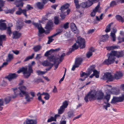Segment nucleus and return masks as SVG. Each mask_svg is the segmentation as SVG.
I'll return each mask as SVG.
<instances>
[{
  "mask_svg": "<svg viewBox=\"0 0 124 124\" xmlns=\"http://www.w3.org/2000/svg\"><path fill=\"white\" fill-rule=\"evenodd\" d=\"M18 76V75L15 73H11L7 77V78L9 81L12 80L13 79H16Z\"/></svg>",
  "mask_w": 124,
  "mask_h": 124,
  "instance_id": "nucleus-13",
  "label": "nucleus"
},
{
  "mask_svg": "<svg viewBox=\"0 0 124 124\" xmlns=\"http://www.w3.org/2000/svg\"><path fill=\"white\" fill-rule=\"evenodd\" d=\"M7 28L6 24L5 23H2L0 24V30H5Z\"/></svg>",
  "mask_w": 124,
  "mask_h": 124,
  "instance_id": "nucleus-30",
  "label": "nucleus"
},
{
  "mask_svg": "<svg viewBox=\"0 0 124 124\" xmlns=\"http://www.w3.org/2000/svg\"><path fill=\"white\" fill-rule=\"evenodd\" d=\"M70 27L71 31L76 33H78V31L75 24L73 23H70Z\"/></svg>",
  "mask_w": 124,
  "mask_h": 124,
  "instance_id": "nucleus-7",
  "label": "nucleus"
},
{
  "mask_svg": "<svg viewBox=\"0 0 124 124\" xmlns=\"http://www.w3.org/2000/svg\"><path fill=\"white\" fill-rule=\"evenodd\" d=\"M70 6L69 4L66 3L61 7L60 10H61V12L60 14V16L62 19H64L65 17V16L69 14L70 10V9H67Z\"/></svg>",
  "mask_w": 124,
  "mask_h": 124,
  "instance_id": "nucleus-4",
  "label": "nucleus"
},
{
  "mask_svg": "<svg viewBox=\"0 0 124 124\" xmlns=\"http://www.w3.org/2000/svg\"><path fill=\"white\" fill-rule=\"evenodd\" d=\"M118 101L119 102H122L124 100V93H123L121 96L118 97Z\"/></svg>",
  "mask_w": 124,
  "mask_h": 124,
  "instance_id": "nucleus-33",
  "label": "nucleus"
},
{
  "mask_svg": "<svg viewBox=\"0 0 124 124\" xmlns=\"http://www.w3.org/2000/svg\"><path fill=\"white\" fill-rule=\"evenodd\" d=\"M34 55V54H32L31 55L27 57L24 60L23 62H25L28 61L30 59H32L33 58Z\"/></svg>",
  "mask_w": 124,
  "mask_h": 124,
  "instance_id": "nucleus-42",
  "label": "nucleus"
},
{
  "mask_svg": "<svg viewBox=\"0 0 124 124\" xmlns=\"http://www.w3.org/2000/svg\"><path fill=\"white\" fill-rule=\"evenodd\" d=\"M18 10H19L16 11V14L18 15H20L22 13H23L24 15L27 17V15L26 13V10L25 9L22 10L21 8H19Z\"/></svg>",
  "mask_w": 124,
  "mask_h": 124,
  "instance_id": "nucleus-9",
  "label": "nucleus"
},
{
  "mask_svg": "<svg viewBox=\"0 0 124 124\" xmlns=\"http://www.w3.org/2000/svg\"><path fill=\"white\" fill-rule=\"evenodd\" d=\"M113 24L112 23H111L108 24L106 27L105 31L106 32H109L110 30V27L111 25Z\"/></svg>",
  "mask_w": 124,
  "mask_h": 124,
  "instance_id": "nucleus-35",
  "label": "nucleus"
},
{
  "mask_svg": "<svg viewBox=\"0 0 124 124\" xmlns=\"http://www.w3.org/2000/svg\"><path fill=\"white\" fill-rule=\"evenodd\" d=\"M91 72H90V71H89V72H88V74L87 73H86L85 72H82V73H80V76L81 77H83L84 76H85L84 77L85 78L83 79L82 78L80 80H82V81H84L85 78H87V76L89 75H90L91 72H92V71L91 70Z\"/></svg>",
  "mask_w": 124,
  "mask_h": 124,
  "instance_id": "nucleus-20",
  "label": "nucleus"
},
{
  "mask_svg": "<svg viewBox=\"0 0 124 124\" xmlns=\"http://www.w3.org/2000/svg\"><path fill=\"white\" fill-rule=\"evenodd\" d=\"M53 26V23L52 22H49L46 24L45 28L48 30H49L51 29Z\"/></svg>",
  "mask_w": 124,
  "mask_h": 124,
  "instance_id": "nucleus-26",
  "label": "nucleus"
},
{
  "mask_svg": "<svg viewBox=\"0 0 124 124\" xmlns=\"http://www.w3.org/2000/svg\"><path fill=\"white\" fill-rule=\"evenodd\" d=\"M100 3H99L97 6L95 7L93 11L91 12L90 15L92 17H93L95 16L98 10L100 7Z\"/></svg>",
  "mask_w": 124,
  "mask_h": 124,
  "instance_id": "nucleus-10",
  "label": "nucleus"
},
{
  "mask_svg": "<svg viewBox=\"0 0 124 124\" xmlns=\"http://www.w3.org/2000/svg\"><path fill=\"white\" fill-rule=\"evenodd\" d=\"M110 104L108 103H107V104L105 105H104L103 106V107L104 108H105V109L106 110H107V108L108 107H110Z\"/></svg>",
  "mask_w": 124,
  "mask_h": 124,
  "instance_id": "nucleus-61",
  "label": "nucleus"
},
{
  "mask_svg": "<svg viewBox=\"0 0 124 124\" xmlns=\"http://www.w3.org/2000/svg\"><path fill=\"white\" fill-rule=\"evenodd\" d=\"M104 93L102 92H99L97 94V92L94 90L91 91L88 93L84 98V100L86 103L89 101L88 99L90 101L92 100H100L103 99L104 98Z\"/></svg>",
  "mask_w": 124,
  "mask_h": 124,
  "instance_id": "nucleus-1",
  "label": "nucleus"
},
{
  "mask_svg": "<svg viewBox=\"0 0 124 124\" xmlns=\"http://www.w3.org/2000/svg\"><path fill=\"white\" fill-rule=\"evenodd\" d=\"M54 65V64H52L50 66H49L50 67L47 68H46V71H48L50 70L52 68V67H53V66Z\"/></svg>",
  "mask_w": 124,
  "mask_h": 124,
  "instance_id": "nucleus-63",
  "label": "nucleus"
},
{
  "mask_svg": "<svg viewBox=\"0 0 124 124\" xmlns=\"http://www.w3.org/2000/svg\"><path fill=\"white\" fill-rule=\"evenodd\" d=\"M51 50L48 51H46L44 54V56H48L50 54V52Z\"/></svg>",
  "mask_w": 124,
  "mask_h": 124,
  "instance_id": "nucleus-60",
  "label": "nucleus"
},
{
  "mask_svg": "<svg viewBox=\"0 0 124 124\" xmlns=\"http://www.w3.org/2000/svg\"><path fill=\"white\" fill-rule=\"evenodd\" d=\"M68 116L69 118H72L74 116L73 112L72 111H70L68 113Z\"/></svg>",
  "mask_w": 124,
  "mask_h": 124,
  "instance_id": "nucleus-43",
  "label": "nucleus"
},
{
  "mask_svg": "<svg viewBox=\"0 0 124 124\" xmlns=\"http://www.w3.org/2000/svg\"><path fill=\"white\" fill-rule=\"evenodd\" d=\"M38 29L39 33V34H38V36L39 37H41L42 34L43 33L45 32L46 34H47L49 33V32L47 33L46 32H45L44 29L41 26H40Z\"/></svg>",
  "mask_w": 124,
  "mask_h": 124,
  "instance_id": "nucleus-19",
  "label": "nucleus"
},
{
  "mask_svg": "<svg viewBox=\"0 0 124 124\" xmlns=\"http://www.w3.org/2000/svg\"><path fill=\"white\" fill-rule=\"evenodd\" d=\"M23 0H17L15 2L16 6L20 8L21 7H22L23 6V3L22 2Z\"/></svg>",
  "mask_w": 124,
  "mask_h": 124,
  "instance_id": "nucleus-15",
  "label": "nucleus"
},
{
  "mask_svg": "<svg viewBox=\"0 0 124 124\" xmlns=\"http://www.w3.org/2000/svg\"><path fill=\"white\" fill-rule=\"evenodd\" d=\"M108 54L109 55L108 58L104 60L103 63L104 64H110L114 62L115 59L114 56L119 58L122 57L124 55L123 53L122 52L114 50L111 51L110 53Z\"/></svg>",
  "mask_w": 124,
  "mask_h": 124,
  "instance_id": "nucleus-2",
  "label": "nucleus"
},
{
  "mask_svg": "<svg viewBox=\"0 0 124 124\" xmlns=\"http://www.w3.org/2000/svg\"><path fill=\"white\" fill-rule=\"evenodd\" d=\"M4 3V2L2 0H0V11L2 10L1 8L3 6Z\"/></svg>",
  "mask_w": 124,
  "mask_h": 124,
  "instance_id": "nucleus-55",
  "label": "nucleus"
},
{
  "mask_svg": "<svg viewBox=\"0 0 124 124\" xmlns=\"http://www.w3.org/2000/svg\"><path fill=\"white\" fill-rule=\"evenodd\" d=\"M23 95H24L25 96V99L26 101L28 102H30L31 101V99H33V98L30 97L29 95V93L28 92H27Z\"/></svg>",
  "mask_w": 124,
  "mask_h": 124,
  "instance_id": "nucleus-31",
  "label": "nucleus"
},
{
  "mask_svg": "<svg viewBox=\"0 0 124 124\" xmlns=\"http://www.w3.org/2000/svg\"><path fill=\"white\" fill-rule=\"evenodd\" d=\"M3 105V101L2 99H0V110H1L3 108L2 106Z\"/></svg>",
  "mask_w": 124,
  "mask_h": 124,
  "instance_id": "nucleus-53",
  "label": "nucleus"
},
{
  "mask_svg": "<svg viewBox=\"0 0 124 124\" xmlns=\"http://www.w3.org/2000/svg\"><path fill=\"white\" fill-rule=\"evenodd\" d=\"M77 42L78 44L81 48H83L85 47V40L84 39L80 38L78 39Z\"/></svg>",
  "mask_w": 124,
  "mask_h": 124,
  "instance_id": "nucleus-6",
  "label": "nucleus"
},
{
  "mask_svg": "<svg viewBox=\"0 0 124 124\" xmlns=\"http://www.w3.org/2000/svg\"><path fill=\"white\" fill-rule=\"evenodd\" d=\"M64 108L62 107V106H61L60 109L58 110V113L60 114H62L64 110H65Z\"/></svg>",
  "mask_w": 124,
  "mask_h": 124,
  "instance_id": "nucleus-49",
  "label": "nucleus"
},
{
  "mask_svg": "<svg viewBox=\"0 0 124 124\" xmlns=\"http://www.w3.org/2000/svg\"><path fill=\"white\" fill-rule=\"evenodd\" d=\"M88 1L86 2L87 8L91 6L93 3V2L91 0H88Z\"/></svg>",
  "mask_w": 124,
  "mask_h": 124,
  "instance_id": "nucleus-37",
  "label": "nucleus"
},
{
  "mask_svg": "<svg viewBox=\"0 0 124 124\" xmlns=\"http://www.w3.org/2000/svg\"><path fill=\"white\" fill-rule=\"evenodd\" d=\"M118 1L113 0L110 3V7H113L115 6H116L117 5L116 3Z\"/></svg>",
  "mask_w": 124,
  "mask_h": 124,
  "instance_id": "nucleus-41",
  "label": "nucleus"
},
{
  "mask_svg": "<svg viewBox=\"0 0 124 124\" xmlns=\"http://www.w3.org/2000/svg\"><path fill=\"white\" fill-rule=\"evenodd\" d=\"M80 6L84 8H87L86 2H83L81 3L80 4Z\"/></svg>",
  "mask_w": 124,
  "mask_h": 124,
  "instance_id": "nucleus-48",
  "label": "nucleus"
},
{
  "mask_svg": "<svg viewBox=\"0 0 124 124\" xmlns=\"http://www.w3.org/2000/svg\"><path fill=\"white\" fill-rule=\"evenodd\" d=\"M45 96L44 97V98L46 100H47L49 99L50 97V95L47 93H46L45 95Z\"/></svg>",
  "mask_w": 124,
  "mask_h": 124,
  "instance_id": "nucleus-58",
  "label": "nucleus"
},
{
  "mask_svg": "<svg viewBox=\"0 0 124 124\" xmlns=\"http://www.w3.org/2000/svg\"><path fill=\"white\" fill-rule=\"evenodd\" d=\"M110 92L109 91L106 93V95L105 96L104 99L107 100V103H108L110 98Z\"/></svg>",
  "mask_w": 124,
  "mask_h": 124,
  "instance_id": "nucleus-25",
  "label": "nucleus"
},
{
  "mask_svg": "<svg viewBox=\"0 0 124 124\" xmlns=\"http://www.w3.org/2000/svg\"><path fill=\"white\" fill-rule=\"evenodd\" d=\"M59 18L58 17L55 16L54 17V22L55 24H57L59 23Z\"/></svg>",
  "mask_w": 124,
  "mask_h": 124,
  "instance_id": "nucleus-51",
  "label": "nucleus"
},
{
  "mask_svg": "<svg viewBox=\"0 0 124 124\" xmlns=\"http://www.w3.org/2000/svg\"><path fill=\"white\" fill-rule=\"evenodd\" d=\"M114 78L113 76L111 75V73L108 72L105 73L102 78V79L110 82L112 81Z\"/></svg>",
  "mask_w": 124,
  "mask_h": 124,
  "instance_id": "nucleus-5",
  "label": "nucleus"
},
{
  "mask_svg": "<svg viewBox=\"0 0 124 124\" xmlns=\"http://www.w3.org/2000/svg\"><path fill=\"white\" fill-rule=\"evenodd\" d=\"M11 100V98L10 97H8L5 99V101L6 102V104L8 103Z\"/></svg>",
  "mask_w": 124,
  "mask_h": 124,
  "instance_id": "nucleus-50",
  "label": "nucleus"
},
{
  "mask_svg": "<svg viewBox=\"0 0 124 124\" xmlns=\"http://www.w3.org/2000/svg\"><path fill=\"white\" fill-rule=\"evenodd\" d=\"M36 121L35 120L27 119L23 124H36Z\"/></svg>",
  "mask_w": 124,
  "mask_h": 124,
  "instance_id": "nucleus-16",
  "label": "nucleus"
},
{
  "mask_svg": "<svg viewBox=\"0 0 124 124\" xmlns=\"http://www.w3.org/2000/svg\"><path fill=\"white\" fill-rule=\"evenodd\" d=\"M6 37V36L5 35H2L0 36V43L2 41L4 40Z\"/></svg>",
  "mask_w": 124,
  "mask_h": 124,
  "instance_id": "nucleus-56",
  "label": "nucleus"
},
{
  "mask_svg": "<svg viewBox=\"0 0 124 124\" xmlns=\"http://www.w3.org/2000/svg\"><path fill=\"white\" fill-rule=\"evenodd\" d=\"M82 59L81 58H77L75 61V64L77 67H78L81 63Z\"/></svg>",
  "mask_w": 124,
  "mask_h": 124,
  "instance_id": "nucleus-22",
  "label": "nucleus"
},
{
  "mask_svg": "<svg viewBox=\"0 0 124 124\" xmlns=\"http://www.w3.org/2000/svg\"><path fill=\"white\" fill-rule=\"evenodd\" d=\"M62 31L63 30L62 29H59L57 30H56L57 32L56 33L54 34V36H56L61 33Z\"/></svg>",
  "mask_w": 124,
  "mask_h": 124,
  "instance_id": "nucleus-46",
  "label": "nucleus"
},
{
  "mask_svg": "<svg viewBox=\"0 0 124 124\" xmlns=\"http://www.w3.org/2000/svg\"><path fill=\"white\" fill-rule=\"evenodd\" d=\"M92 53L91 52L89 51L86 54V56L88 58H89L92 55Z\"/></svg>",
  "mask_w": 124,
  "mask_h": 124,
  "instance_id": "nucleus-57",
  "label": "nucleus"
},
{
  "mask_svg": "<svg viewBox=\"0 0 124 124\" xmlns=\"http://www.w3.org/2000/svg\"><path fill=\"white\" fill-rule=\"evenodd\" d=\"M37 7L40 9H42L44 6V5L41 3L38 2L37 4Z\"/></svg>",
  "mask_w": 124,
  "mask_h": 124,
  "instance_id": "nucleus-45",
  "label": "nucleus"
},
{
  "mask_svg": "<svg viewBox=\"0 0 124 124\" xmlns=\"http://www.w3.org/2000/svg\"><path fill=\"white\" fill-rule=\"evenodd\" d=\"M93 73L90 76V78H92L93 76H95L96 78H99V72L95 70H93Z\"/></svg>",
  "mask_w": 124,
  "mask_h": 124,
  "instance_id": "nucleus-18",
  "label": "nucleus"
},
{
  "mask_svg": "<svg viewBox=\"0 0 124 124\" xmlns=\"http://www.w3.org/2000/svg\"><path fill=\"white\" fill-rule=\"evenodd\" d=\"M117 97H113L112 99L111 103L112 104H115L117 102H118Z\"/></svg>",
  "mask_w": 124,
  "mask_h": 124,
  "instance_id": "nucleus-32",
  "label": "nucleus"
},
{
  "mask_svg": "<svg viewBox=\"0 0 124 124\" xmlns=\"http://www.w3.org/2000/svg\"><path fill=\"white\" fill-rule=\"evenodd\" d=\"M41 48V46L39 45H38L36 46H34L33 49L34 52H37L39 51Z\"/></svg>",
  "mask_w": 124,
  "mask_h": 124,
  "instance_id": "nucleus-34",
  "label": "nucleus"
},
{
  "mask_svg": "<svg viewBox=\"0 0 124 124\" xmlns=\"http://www.w3.org/2000/svg\"><path fill=\"white\" fill-rule=\"evenodd\" d=\"M55 36H54V34L52 36L50 37H48V40L47 43L48 44H50L51 42H52L54 39H52V38L53 37Z\"/></svg>",
  "mask_w": 124,
  "mask_h": 124,
  "instance_id": "nucleus-44",
  "label": "nucleus"
},
{
  "mask_svg": "<svg viewBox=\"0 0 124 124\" xmlns=\"http://www.w3.org/2000/svg\"><path fill=\"white\" fill-rule=\"evenodd\" d=\"M68 105V103L67 101H65L63 102L62 105L61 106L64 108H66Z\"/></svg>",
  "mask_w": 124,
  "mask_h": 124,
  "instance_id": "nucleus-38",
  "label": "nucleus"
},
{
  "mask_svg": "<svg viewBox=\"0 0 124 124\" xmlns=\"http://www.w3.org/2000/svg\"><path fill=\"white\" fill-rule=\"evenodd\" d=\"M26 8L27 9V10H31L33 8L32 7L29 5H27L26 7Z\"/></svg>",
  "mask_w": 124,
  "mask_h": 124,
  "instance_id": "nucleus-59",
  "label": "nucleus"
},
{
  "mask_svg": "<svg viewBox=\"0 0 124 124\" xmlns=\"http://www.w3.org/2000/svg\"><path fill=\"white\" fill-rule=\"evenodd\" d=\"M32 24L33 25H34L36 27H37L38 29L40 26L38 23L33 22Z\"/></svg>",
  "mask_w": 124,
  "mask_h": 124,
  "instance_id": "nucleus-62",
  "label": "nucleus"
},
{
  "mask_svg": "<svg viewBox=\"0 0 124 124\" xmlns=\"http://www.w3.org/2000/svg\"><path fill=\"white\" fill-rule=\"evenodd\" d=\"M27 70V68H24V67H22L17 71V72L18 73H19L22 72H23V74H24V75L27 74L26 72Z\"/></svg>",
  "mask_w": 124,
  "mask_h": 124,
  "instance_id": "nucleus-23",
  "label": "nucleus"
},
{
  "mask_svg": "<svg viewBox=\"0 0 124 124\" xmlns=\"http://www.w3.org/2000/svg\"><path fill=\"white\" fill-rule=\"evenodd\" d=\"M19 88L21 92L19 93V94L20 95L21 97H22L23 95H24V94L27 92L25 91L26 88L24 86H20L19 87Z\"/></svg>",
  "mask_w": 124,
  "mask_h": 124,
  "instance_id": "nucleus-8",
  "label": "nucleus"
},
{
  "mask_svg": "<svg viewBox=\"0 0 124 124\" xmlns=\"http://www.w3.org/2000/svg\"><path fill=\"white\" fill-rule=\"evenodd\" d=\"M119 48V46H110L106 47L107 50L108 51L117 49Z\"/></svg>",
  "mask_w": 124,
  "mask_h": 124,
  "instance_id": "nucleus-21",
  "label": "nucleus"
},
{
  "mask_svg": "<svg viewBox=\"0 0 124 124\" xmlns=\"http://www.w3.org/2000/svg\"><path fill=\"white\" fill-rule=\"evenodd\" d=\"M56 119L54 117L51 116L50 118L48 119L47 121L48 122H50L53 121H56Z\"/></svg>",
  "mask_w": 124,
  "mask_h": 124,
  "instance_id": "nucleus-52",
  "label": "nucleus"
},
{
  "mask_svg": "<svg viewBox=\"0 0 124 124\" xmlns=\"http://www.w3.org/2000/svg\"><path fill=\"white\" fill-rule=\"evenodd\" d=\"M95 31V29H92L88 31L87 33L88 34L92 33Z\"/></svg>",
  "mask_w": 124,
  "mask_h": 124,
  "instance_id": "nucleus-64",
  "label": "nucleus"
},
{
  "mask_svg": "<svg viewBox=\"0 0 124 124\" xmlns=\"http://www.w3.org/2000/svg\"><path fill=\"white\" fill-rule=\"evenodd\" d=\"M11 52L9 53L8 55V57L6 60L7 62H9L14 58L13 55V54H11Z\"/></svg>",
  "mask_w": 124,
  "mask_h": 124,
  "instance_id": "nucleus-24",
  "label": "nucleus"
},
{
  "mask_svg": "<svg viewBox=\"0 0 124 124\" xmlns=\"http://www.w3.org/2000/svg\"><path fill=\"white\" fill-rule=\"evenodd\" d=\"M36 72L38 75H40L45 74L46 72V71H43L40 70H38L36 71Z\"/></svg>",
  "mask_w": 124,
  "mask_h": 124,
  "instance_id": "nucleus-47",
  "label": "nucleus"
},
{
  "mask_svg": "<svg viewBox=\"0 0 124 124\" xmlns=\"http://www.w3.org/2000/svg\"><path fill=\"white\" fill-rule=\"evenodd\" d=\"M7 29V33L10 36L12 33L11 29L10 27H8Z\"/></svg>",
  "mask_w": 124,
  "mask_h": 124,
  "instance_id": "nucleus-54",
  "label": "nucleus"
},
{
  "mask_svg": "<svg viewBox=\"0 0 124 124\" xmlns=\"http://www.w3.org/2000/svg\"><path fill=\"white\" fill-rule=\"evenodd\" d=\"M69 22H66L64 24L62 27L64 28L65 29H68L69 28Z\"/></svg>",
  "mask_w": 124,
  "mask_h": 124,
  "instance_id": "nucleus-39",
  "label": "nucleus"
},
{
  "mask_svg": "<svg viewBox=\"0 0 124 124\" xmlns=\"http://www.w3.org/2000/svg\"><path fill=\"white\" fill-rule=\"evenodd\" d=\"M65 56V54L63 53L61 54L59 58L57 56H55L53 55H51L48 58V59L49 60L50 62H52L54 63V65L56 62H57V64L54 65V70H56L58 68L59 64L64 59V57Z\"/></svg>",
  "mask_w": 124,
  "mask_h": 124,
  "instance_id": "nucleus-3",
  "label": "nucleus"
},
{
  "mask_svg": "<svg viewBox=\"0 0 124 124\" xmlns=\"http://www.w3.org/2000/svg\"><path fill=\"white\" fill-rule=\"evenodd\" d=\"M110 93L112 94L117 95L120 93L119 90L116 88H113L110 91H108Z\"/></svg>",
  "mask_w": 124,
  "mask_h": 124,
  "instance_id": "nucleus-11",
  "label": "nucleus"
},
{
  "mask_svg": "<svg viewBox=\"0 0 124 124\" xmlns=\"http://www.w3.org/2000/svg\"><path fill=\"white\" fill-rule=\"evenodd\" d=\"M110 36L112 38V40L113 41H115L116 40V36L115 34L112 32H111L110 33Z\"/></svg>",
  "mask_w": 124,
  "mask_h": 124,
  "instance_id": "nucleus-40",
  "label": "nucleus"
},
{
  "mask_svg": "<svg viewBox=\"0 0 124 124\" xmlns=\"http://www.w3.org/2000/svg\"><path fill=\"white\" fill-rule=\"evenodd\" d=\"M27 74L24 75V77L25 78H28L30 75L31 73L32 72L33 70L32 69V67L31 66H29L28 71L26 70Z\"/></svg>",
  "mask_w": 124,
  "mask_h": 124,
  "instance_id": "nucleus-12",
  "label": "nucleus"
},
{
  "mask_svg": "<svg viewBox=\"0 0 124 124\" xmlns=\"http://www.w3.org/2000/svg\"><path fill=\"white\" fill-rule=\"evenodd\" d=\"M108 36L107 35H103L100 38V40L101 41L104 42L108 39Z\"/></svg>",
  "mask_w": 124,
  "mask_h": 124,
  "instance_id": "nucleus-28",
  "label": "nucleus"
},
{
  "mask_svg": "<svg viewBox=\"0 0 124 124\" xmlns=\"http://www.w3.org/2000/svg\"><path fill=\"white\" fill-rule=\"evenodd\" d=\"M33 82L35 83L38 84L39 83L41 82L44 83V81L42 80L41 78H35V79L33 80Z\"/></svg>",
  "mask_w": 124,
  "mask_h": 124,
  "instance_id": "nucleus-36",
  "label": "nucleus"
},
{
  "mask_svg": "<svg viewBox=\"0 0 124 124\" xmlns=\"http://www.w3.org/2000/svg\"><path fill=\"white\" fill-rule=\"evenodd\" d=\"M115 17L116 20L119 21H121L122 23L124 22V19L121 16L118 15H116Z\"/></svg>",
  "mask_w": 124,
  "mask_h": 124,
  "instance_id": "nucleus-27",
  "label": "nucleus"
},
{
  "mask_svg": "<svg viewBox=\"0 0 124 124\" xmlns=\"http://www.w3.org/2000/svg\"><path fill=\"white\" fill-rule=\"evenodd\" d=\"M21 35V33L17 31H15L13 32L12 38L13 39H18L20 37Z\"/></svg>",
  "mask_w": 124,
  "mask_h": 124,
  "instance_id": "nucleus-17",
  "label": "nucleus"
},
{
  "mask_svg": "<svg viewBox=\"0 0 124 124\" xmlns=\"http://www.w3.org/2000/svg\"><path fill=\"white\" fill-rule=\"evenodd\" d=\"M53 64L51 63L50 62H49L47 60L44 61L42 62V65L45 66H50L51 65Z\"/></svg>",
  "mask_w": 124,
  "mask_h": 124,
  "instance_id": "nucleus-29",
  "label": "nucleus"
},
{
  "mask_svg": "<svg viewBox=\"0 0 124 124\" xmlns=\"http://www.w3.org/2000/svg\"><path fill=\"white\" fill-rule=\"evenodd\" d=\"M78 48V46L77 45V44L76 43H74L72 46V48L70 49L69 51L67 52V55H69L72 52L74 51L75 50L77 49Z\"/></svg>",
  "mask_w": 124,
  "mask_h": 124,
  "instance_id": "nucleus-14",
  "label": "nucleus"
}]
</instances>
